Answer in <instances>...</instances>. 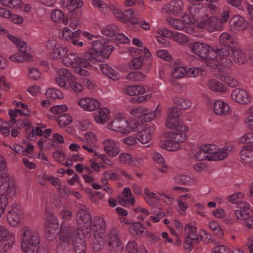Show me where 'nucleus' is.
I'll list each match as a JSON object with an SVG mask.
<instances>
[{
	"instance_id": "f257e3e1",
	"label": "nucleus",
	"mask_w": 253,
	"mask_h": 253,
	"mask_svg": "<svg viewBox=\"0 0 253 253\" xmlns=\"http://www.w3.org/2000/svg\"><path fill=\"white\" fill-rule=\"evenodd\" d=\"M114 49V47L109 44L107 39L98 40L93 41L91 48L84 53V56L89 62H93V60L100 61V57L109 58Z\"/></svg>"
},
{
	"instance_id": "f03ea898",
	"label": "nucleus",
	"mask_w": 253,
	"mask_h": 253,
	"mask_svg": "<svg viewBox=\"0 0 253 253\" xmlns=\"http://www.w3.org/2000/svg\"><path fill=\"white\" fill-rule=\"evenodd\" d=\"M22 230L21 248L24 253H46L45 250L39 251L40 241L36 232L32 231L27 226L23 227Z\"/></svg>"
},
{
	"instance_id": "7ed1b4c3",
	"label": "nucleus",
	"mask_w": 253,
	"mask_h": 253,
	"mask_svg": "<svg viewBox=\"0 0 253 253\" xmlns=\"http://www.w3.org/2000/svg\"><path fill=\"white\" fill-rule=\"evenodd\" d=\"M80 236L79 231L76 228L64 224H62L59 233L60 242L58 244V249L66 250L70 246V241L74 240Z\"/></svg>"
},
{
	"instance_id": "20e7f679",
	"label": "nucleus",
	"mask_w": 253,
	"mask_h": 253,
	"mask_svg": "<svg viewBox=\"0 0 253 253\" xmlns=\"http://www.w3.org/2000/svg\"><path fill=\"white\" fill-rule=\"evenodd\" d=\"M219 41L220 44L213 48L214 55L216 54L222 57L229 56L234 44H237L234 38L229 34L223 33L220 36Z\"/></svg>"
},
{
	"instance_id": "39448f33",
	"label": "nucleus",
	"mask_w": 253,
	"mask_h": 253,
	"mask_svg": "<svg viewBox=\"0 0 253 253\" xmlns=\"http://www.w3.org/2000/svg\"><path fill=\"white\" fill-rule=\"evenodd\" d=\"M189 47L194 53L207 63L210 62L211 59L216 56L214 55L213 48L207 43L195 42L190 44Z\"/></svg>"
},
{
	"instance_id": "423d86ee",
	"label": "nucleus",
	"mask_w": 253,
	"mask_h": 253,
	"mask_svg": "<svg viewBox=\"0 0 253 253\" xmlns=\"http://www.w3.org/2000/svg\"><path fill=\"white\" fill-rule=\"evenodd\" d=\"M62 62L67 66L77 65L85 68L92 67L89 61L85 59L84 54L83 57H80L77 53H71L63 58Z\"/></svg>"
},
{
	"instance_id": "0eeeda50",
	"label": "nucleus",
	"mask_w": 253,
	"mask_h": 253,
	"mask_svg": "<svg viewBox=\"0 0 253 253\" xmlns=\"http://www.w3.org/2000/svg\"><path fill=\"white\" fill-rule=\"evenodd\" d=\"M108 128L112 131L128 134L130 132V127L126 119L124 117H118L113 119L108 126Z\"/></svg>"
},
{
	"instance_id": "6e6552de",
	"label": "nucleus",
	"mask_w": 253,
	"mask_h": 253,
	"mask_svg": "<svg viewBox=\"0 0 253 253\" xmlns=\"http://www.w3.org/2000/svg\"><path fill=\"white\" fill-rule=\"evenodd\" d=\"M109 250L111 253H122L124 245L121 243L116 230H111L108 236Z\"/></svg>"
},
{
	"instance_id": "1a4fd4ad",
	"label": "nucleus",
	"mask_w": 253,
	"mask_h": 253,
	"mask_svg": "<svg viewBox=\"0 0 253 253\" xmlns=\"http://www.w3.org/2000/svg\"><path fill=\"white\" fill-rule=\"evenodd\" d=\"M20 209V206L17 204H12L8 208L6 217L10 226L14 227L19 223Z\"/></svg>"
},
{
	"instance_id": "9d476101",
	"label": "nucleus",
	"mask_w": 253,
	"mask_h": 253,
	"mask_svg": "<svg viewBox=\"0 0 253 253\" xmlns=\"http://www.w3.org/2000/svg\"><path fill=\"white\" fill-rule=\"evenodd\" d=\"M14 237L3 226L0 225V242H2L3 252L11 247L14 244Z\"/></svg>"
},
{
	"instance_id": "9b49d317",
	"label": "nucleus",
	"mask_w": 253,
	"mask_h": 253,
	"mask_svg": "<svg viewBox=\"0 0 253 253\" xmlns=\"http://www.w3.org/2000/svg\"><path fill=\"white\" fill-rule=\"evenodd\" d=\"M231 97L237 102L241 104H246L251 101L250 97L247 92L239 88L235 89L232 91Z\"/></svg>"
},
{
	"instance_id": "f8f14e48",
	"label": "nucleus",
	"mask_w": 253,
	"mask_h": 253,
	"mask_svg": "<svg viewBox=\"0 0 253 253\" xmlns=\"http://www.w3.org/2000/svg\"><path fill=\"white\" fill-rule=\"evenodd\" d=\"M183 2L181 0H173L166 5V12L174 16L182 13Z\"/></svg>"
},
{
	"instance_id": "ddd939ff",
	"label": "nucleus",
	"mask_w": 253,
	"mask_h": 253,
	"mask_svg": "<svg viewBox=\"0 0 253 253\" xmlns=\"http://www.w3.org/2000/svg\"><path fill=\"white\" fill-rule=\"evenodd\" d=\"M78 104L84 110L93 111L98 109L100 104L98 100L93 98L82 99L79 101Z\"/></svg>"
},
{
	"instance_id": "4468645a",
	"label": "nucleus",
	"mask_w": 253,
	"mask_h": 253,
	"mask_svg": "<svg viewBox=\"0 0 253 253\" xmlns=\"http://www.w3.org/2000/svg\"><path fill=\"white\" fill-rule=\"evenodd\" d=\"M241 159L243 163L246 164L253 162V144H248L244 146L240 152Z\"/></svg>"
},
{
	"instance_id": "2eb2a0df",
	"label": "nucleus",
	"mask_w": 253,
	"mask_h": 253,
	"mask_svg": "<svg viewBox=\"0 0 253 253\" xmlns=\"http://www.w3.org/2000/svg\"><path fill=\"white\" fill-rule=\"evenodd\" d=\"M104 150L112 157H115L119 153V149L117 146V143L112 139H106L103 142Z\"/></svg>"
},
{
	"instance_id": "dca6fc26",
	"label": "nucleus",
	"mask_w": 253,
	"mask_h": 253,
	"mask_svg": "<svg viewBox=\"0 0 253 253\" xmlns=\"http://www.w3.org/2000/svg\"><path fill=\"white\" fill-rule=\"evenodd\" d=\"M229 24L231 30H239L240 29H245L247 22L243 17L235 15L230 19Z\"/></svg>"
},
{
	"instance_id": "f3484780",
	"label": "nucleus",
	"mask_w": 253,
	"mask_h": 253,
	"mask_svg": "<svg viewBox=\"0 0 253 253\" xmlns=\"http://www.w3.org/2000/svg\"><path fill=\"white\" fill-rule=\"evenodd\" d=\"M166 125L167 126L171 129H178L180 131H185L187 127L181 123V120L179 118H171L168 117L166 121Z\"/></svg>"
},
{
	"instance_id": "a211bd4d",
	"label": "nucleus",
	"mask_w": 253,
	"mask_h": 253,
	"mask_svg": "<svg viewBox=\"0 0 253 253\" xmlns=\"http://www.w3.org/2000/svg\"><path fill=\"white\" fill-rule=\"evenodd\" d=\"M45 220L47 223V228L45 231L46 238L48 241H52L55 237V233L54 232L50 230L48 228H49V226L51 224H53L58 227V223L57 222V220L56 217L53 215H50L49 217L45 218Z\"/></svg>"
},
{
	"instance_id": "6ab92c4d",
	"label": "nucleus",
	"mask_w": 253,
	"mask_h": 253,
	"mask_svg": "<svg viewBox=\"0 0 253 253\" xmlns=\"http://www.w3.org/2000/svg\"><path fill=\"white\" fill-rule=\"evenodd\" d=\"M229 106L221 100H216L214 103V112L217 115L226 116L229 114Z\"/></svg>"
},
{
	"instance_id": "aec40b11",
	"label": "nucleus",
	"mask_w": 253,
	"mask_h": 253,
	"mask_svg": "<svg viewBox=\"0 0 253 253\" xmlns=\"http://www.w3.org/2000/svg\"><path fill=\"white\" fill-rule=\"evenodd\" d=\"M174 132H169L166 134V137L171 139L177 144H179L182 143L187 138L188 136L186 135L185 131H180L179 129H175Z\"/></svg>"
},
{
	"instance_id": "412c9836",
	"label": "nucleus",
	"mask_w": 253,
	"mask_h": 253,
	"mask_svg": "<svg viewBox=\"0 0 253 253\" xmlns=\"http://www.w3.org/2000/svg\"><path fill=\"white\" fill-rule=\"evenodd\" d=\"M152 128L150 126L143 128L137 133L138 140L142 144H146L151 140Z\"/></svg>"
},
{
	"instance_id": "4be33fe9",
	"label": "nucleus",
	"mask_w": 253,
	"mask_h": 253,
	"mask_svg": "<svg viewBox=\"0 0 253 253\" xmlns=\"http://www.w3.org/2000/svg\"><path fill=\"white\" fill-rule=\"evenodd\" d=\"M129 230L131 234L137 238L141 237L145 230H146L144 226L140 223L136 222L130 224Z\"/></svg>"
},
{
	"instance_id": "5701e85b",
	"label": "nucleus",
	"mask_w": 253,
	"mask_h": 253,
	"mask_svg": "<svg viewBox=\"0 0 253 253\" xmlns=\"http://www.w3.org/2000/svg\"><path fill=\"white\" fill-rule=\"evenodd\" d=\"M76 253H85L86 246L85 240L79 236L72 242Z\"/></svg>"
},
{
	"instance_id": "b1692460",
	"label": "nucleus",
	"mask_w": 253,
	"mask_h": 253,
	"mask_svg": "<svg viewBox=\"0 0 253 253\" xmlns=\"http://www.w3.org/2000/svg\"><path fill=\"white\" fill-rule=\"evenodd\" d=\"M236 45L234 44V48H232L231 49L232 57L236 63L243 64L245 63L246 60L244 54L240 48L236 47Z\"/></svg>"
},
{
	"instance_id": "393cba45",
	"label": "nucleus",
	"mask_w": 253,
	"mask_h": 253,
	"mask_svg": "<svg viewBox=\"0 0 253 253\" xmlns=\"http://www.w3.org/2000/svg\"><path fill=\"white\" fill-rule=\"evenodd\" d=\"M77 219L83 222L84 224L89 226L91 225L92 218L90 213L87 211L82 209L77 214Z\"/></svg>"
},
{
	"instance_id": "a878e982",
	"label": "nucleus",
	"mask_w": 253,
	"mask_h": 253,
	"mask_svg": "<svg viewBox=\"0 0 253 253\" xmlns=\"http://www.w3.org/2000/svg\"><path fill=\"white\" fill-rule=\"evenodd\" d=\"M125 90L126 93L130 96L141 95L145 92V88L139 85L128 86Z\"/></svg>"
},
{
	"instance_id": "bb28decb",
	"label": "nucleus",
	"mask_w": 253,
	"mask_h": 253,
	"mask_svg": "<svg viewBox=\"0 0 253 253\" xmlns=\"http://www.w3.org/2000/svg\"><path fill=\"white\" fill-rule=\"evenodd\" d=\"M94 239L92 241V249L95 252H99L103 249L105 241L103 236H97V234L93 235Z\"/></svg>"
},
{
	"instance_id": "cd10ccee",
	"label": "nucleus",
	"mask_w": 253,
	"mask_h": 253,
	"mask_svg": "<svg viewBox=\"0 0 253 253\" xmlns=\"http://www.w3.org/2000/svg\"><path fill=\"white\" fill-rule=\"evenodd\" d=\"M211 17V16H210L208 14H205L200 17V19L197 20V22L195 23V25H197L199 28L205 29L208 31Z\"/></svg>"
},
{
	"instance_id": "c85d7f7f",
	"label": "nucleus",
	"mask_w": 253,
	"mask_h": 253,
	"mask_svg": "<svg viewBox=\"0 0 253 253\" xmlns=\"http://www.w3.org/2000/svg\"><path fill=\"white\" fill-rule=\"evenodd\" d=\"M161 147L169 151H176L180 149V145L169 138L162 142Z\"/></svg>"
},
{
	"instance_id": "c756f323",
	"label": "nucleus",
	"mask_w": 253,
	"mask_h": 253,
	"mask_svg": "<svg viewBox=\"0 0 253 253\" xmlns=\"http://www.w3.org/2000/svg\"><path fill=\"white\" fill-rule=\"evenodd\" d=\"M174 103L179 107L180 110H186L189 108L192 102L188 99L181 98L178 96H175L173 98Z\"/></svg>"
},
{
	"instance_id": "7c9ffc66",
	"label": "nucleus",
	"mask_w": 253,
	"mask_h": 253,
	"mask_svg": "<svg viewBox=\"0 0 253 253\" xmlns=\"http://www.w3.org/2000/svg\"><path fill=\"white\" fill-rule=\"evenodd\" d=\"M208 86L211 89L217 92H224L225 89L223 84L215 80H211L208 82Z\"/></svg>"
},
{
	"instance_id": "2f4dec72",
	"label": "nucleus",
	"mask_w": 253,
	"mask_h": 253,
	"mask_svg": "<svg viewBox=\"0 0 253 253\" xmlns=\"http://www.w3.org/2000/svg\"><path fill=\"white\" fill-rule=\"evenodd\" d=\"M106 230V223L103 218L101 219V221L98 224L94 223L92 226V231L94 234H97V236H103Z\"/></svg>"
},
{
	"instance_id": "473e14b6",
	"label": "nucleus",
	"mask_w": 253,
	"mask_h": 253,
	"mask_svg": "<svg viewBox=\"0 0 253 253\" xmlns=\"http://www.w3.org/2000/svg\"><path fill=\"white\" fill-rule=\"evenodd\" d=\"M50 17L51 19L55 22H60L62 21L64 24H67L68 23V21L63 19V13L59 9H54L52 10L51 11Z\"/></svg>"
},
{
	"instance_id": "72a5a7b5",
	"label": "nucleus",
	"mask_w": 253,
	"mask_h": 253,
	"mask_svg": "<svg viewBox=\"0 0 253 253\" xmlns=\"http://www.w3.org/2000/svg\"><path fill=\"white\" fill-rule=\"evenodd\" d=\"M208 31L213 32L217 30H220L221 28V21L220 18L216 16H211L210 26Z\"/></svg>"
},
{
	"instance_id": "f704fd0d",
	"label": "nucleus",
	"mask_w": 253,
	"mask_h": 253,
	"mask_svg": "<svg viewBox=\"0 0 253 253\" xmlns=\"http://www.w3.org/2000/svg\"><path fill=\"white\" fill-rule=\"evenodd\" d=\"M60 127H65L72 123V117L69 114H62L57 119Z\"/></svg>"
},
{
	"instance_id": "c9c22d12",
	"label": "nucleus",
	"mask_w": 253,
	"mask_h": 253,
	"mask_svg": "<svg viewBox=\"0 0 253 253\" xmlns=\"http://www.w3.org/2000/svg\"><path fill=\"white\" fill-rule=\"evenodd\" d=\"M12 179H10L9 174L6 173H2L0 176V189L4 190L8 188V186L12 181Z\"/></svg>"
},
{
	"instance_id": "e433bc0d",
	"label": "nucleus",
	"mask_w": 253,
	"mask_h": 253,
	"mask_svg": "<svg viewBox=\"0 0 253 253\" xmlns=\"http://www.w3.org/2000/svg\"><path fill=\"white\" fill-rule=\"evenodd\" d=\"M147 76L144 73L139 71L132 72L128 74L126 76L127 80L132 81H141L146 78Z\"/></svg>"
},
{
	"instance_id": "4c0bfd02",
	"label": "nucleus",
	"mask_w": 253,
	"mask_h": 253,
	"mask_svg": "<svg viewBox=\"0 0 253 253\" xmlns=\"http://www.w3.org/2000/svg\"><path fill=\"white\" fill-rule=\"evenodd\" d=\"M228 156V152H226L225 149L219 150L217 149L214 154L210 156V161H221L225 159Z\"/></svg>"
},
{
	"instance_id": "58836bf2",
	"label": "nucleus",
	"mask_w": 253,
	"mask_h": 253,
	"mask_svg": "<svg viewBox=\"0 0 253 253\" xmlns=\"http://www.w3.org/2000/svg\"><path fill=\"white\" fill-rule=\"evenodd\" d=\"M67 50L65 47L59 46L54 49L51 56L53 59H58L65 56Z\"/></svg>"
},
{
	"instance_id": "ea45409f",
	"label": "nucleus",
	"mask_w": 253,
	"mask_h": 253,
	"mask_svg": "<svg viewBox=\"0 0 253 253\" xmlns=\"http://www.w3.org/2000/svg\"><path fill=\"white\" fill-rule=\"evenodd\" d=\"M143 64V58L142 57L133 58L128 63L131 69L138 70L141 68Z\"/></svg>"
},
{
	"instance_id": "a19ab883",
	"label": "nucleus",
	"mask_w": 253,
	"mask_h": 253,
	"mask_svg": "<svg viewBox=\"0 0 253 253\" xmlns=\"http://www.w3.org/2000/svg\"><path fill=\"white\" fill-rule=\"evenodd\" d=\"M45 95L47 98H51L52 99H61L63 98V96L61 92L54 88H50L47 89Z\"/></svg>"
},
{
	"instance_id": "79ce46f5",
	"label": "nucleus",
	"mask_w": 253,
	"mask_h": 253,
	"mask_svg": "<svg viewBox=\"0 0 253 253\" xmlns=\"http://www.w3.org/2000/svg\"><path fill=\"white\" fill-rule=\"evenodd\" d=\"M8 38L14 42L17 47L19 48L20 51L26 49V43L25 42L22 41L21 40L18 39L17 38L12 36L10 34L7 35Z\"/></svg>"
},
{
	"instance_id": "37998d69",
	"label": "nucleus",
	"mask_w": 253,
	"mask_h": 253,
	"mask_svg": "<svg viewBox=\"0 0 253 253\" xmlns=\"http://www.w3.org/2000/svg\"><path fill=\"white\" fill-rule=\"evenodd\" d=\"M109 40L113 41L114 42L118 41L119 42L123 44H126L129 42V39L126 37L122 33H118L114 35V36H111Z\"/></svg>"
},
{
	"instance_id": "c03bdc74",
	"label": "nucleus",
	"mask_w": 253,
	"mask_h": 253,
	"mask_svg": "<svg viewBox=\"0 0 253 253\" xmlns=\"http://www.w3.org/2000/svg\"><path fill=\"white\" fill-rule=\"evenodd\" d=\"M118 27L115 25H108L106 28L103 29L102 33L104 35L106 36H114L117 34Z\"/></svg>"
},
{
	"instance_id": "a18cd8bd",
	"label": "nucleus",
	"mask_w": 253,
	"mask_h": 253,
	"mask_svg": "<svg viewBox=\"0 0 253 253\" xmlns=\"http://www.w3.org/2000/svg\"><path fill=\"white\" fill-rule=\"evenodd\" d=\"M118 27L115 25H108L106 28L103 29L102 33L104 35L106 36H114L117 34Z\"/></svg>"
},
{
	"instance_id": "49530a36",
	"label": "nucleus",
	"mask_w": 253,
	"mask_h": 253,
	"mask_svg": "<svg viewBox=\"0 0 253 253\" xmlns=\"http://www.w3.org/2000/svg\"><path fill=\"white\" fill-rule=\"evenodd\" d=\"M189 12L192 15V19L194 21V24L200 19L199 14L201 13V8H199L197 4H193L189 8Z\"/></svg>"
},
{
	"instance_id": "de8ad7c7",
	"label": "nucleus",
	"mask_w": 253,
	"mask_h": 253,
	"mask_svg": "<svg viewBox=\"0 0 253 253\" xmlns=\"http://www.w3.org/2000/svg\"><path fill=\"white\" fill-rule=\"evenodd\" d=\"M167 20L176 30H182L185 26L182 21L177 19H174L169 17L167 18Z\"/></svg>"
},
{
	"instance_id": "09e8293b",
	"label": "nucleus",
	"mask_w": 253,
	"mask_h": 253,
	"mask_svg": "<svg viewBox=\"0 0 253 253\" xmlns=\"http://www.w3.org/2000/svg\"><path fill=\"white\" fill-rule=\"evenodd\" d=\"M8 202L7 195L2 194L0 195V217L5 211Z\"/></svg>"
},
{
	"instance_id": "8fccbe9b",
	"label": "nucleus",
	"mask_w": 253,
	"mask_h": 253,
	"mask_svg": "<svg viewBox=\"0 0 253 253\" xmlns=\"http://www.w3.org/2000/svg\"><path fill=\"white\" fill-rule=\"evenodd\" d=\"M156 117V114L154 112H144L141 115L140 117V121L141 123L150 122L153 118Z\"/></svg>"
},
{
	"instance_id": "3c124183",
	"label": "nucleus",
	"mask_w": 253,
	"mask_h": 253,
	"mask_svg": "<svg viewBox=\"0 0 253 253\" xmlns=\"http://www.w3.org/2000/svg\"><path fill=\"white\" fill-rule=\"evenodd\" d=\"M185 71V69L184 68L179 67L173 69L171 71V74L174 78L179 79L183 77Z\"/></svg>"
},
{
	"instance_id": "603ef678",
	"label": "nucleus",
	"mask_w": 253,
	"mask_h": 253,
	"mask_svg": "<svg viewBox=\"0 0 253 253\" xmlns=\"http://www.w3.org/2000/svg\"><path fill=\"white\" fill-rule=\"evenodd\" d=\"M168 115L169 117L179 118L181 116V111L177 107L173 106L169 109Z\"/></svg>"
},
{
	"instance_id": "864d4df0",
	"label": "nucleus",
	"mask_w": 253,
	"mask_h": 253,
	"mask_svg": "<svg viewBox=\"0 0 253 253\" xmlns=\"http://www.w3.org/2000/svg\"><path fill=\"white\" fill-rule=\"evenodd\" d=\"M127 253H137L138 248L136 243L134 241L129 242L126 246Z\"/></svg>"
},
{
	"instance_id": "5fc2aeb1",
	"label": "nucleus",
	"mask_w": 253,
	"mask_h": 253,
	"mask_svg": "<svg viewBox=\"0 0 253 253\" xmlns=\"http://www.w3.org/2000/svg\"><path fill=\"white\" fill-rule=\"evenodd\" d=\"M235 214L238 219L241 220H246L249 217H250V213L247 212V211H242L237 210L235 211Z\"/></svg>"
},
{
	"instance_id": "6e6d98bb",
	"label": "nucleus",
	"mask_w": 253,
	"mask_h": 253,
	"mask_svg": "<svg viewBox=\"0 0 253 253\" xmlns=\"http://www.w3.org/2000/svg\"><path fill=\"white\" fill-rule=\"evenodd\" d=\"M157 56L166 61H170L172 60V56L166 50H159L157 51Z\"/></svg>"
},
{
	"instance_id": "4d7b16f0",
	"label": "nucleus",
	"mask_w": 253,
	"mask_h": 253,
	"mask_svg": "<svg viewBox=\"0 0 253 253\" xmlns=\"http://www.w3.org/2000/svg\"><path fill=\"white\" fill-rule=\"evenodd\" d=\"M83 5V2L81 0H70L67 8L69 10H71L74 8H80Z\"/></svg>"
},
{
	"instance_id": "13d9d810",
	"label": "nucleus",
	"mask_w": 253,
	"mask_h": 253,
	"mask_svg": "<svg viewBox=\"0 0 253 253\" xmlns=\"http://www.w3.org/2000/svg\"><path fill=\"white\" fill-rule=\"evenodd\" d=\"M3 190H5L6 195H8L10 197V198L14 196L16 193V187L15 185L14 181L13 180L11 181L10 184L8 186V188L6 189H4ZM5 194H6V193Z\"/></svg>"
},
{
	"instance_id": "bf43d9fd",
	"label": "nucleus",
	"mask_w": 253,
	"mask_h": 253,
	"mask_svg": "<svg viewBox=\"0 0 253 253\" xmlns=\"http://www.w3.org/2000/svg\"><path fill=\"white\" fill-rule=\"evenodd\" d=\"M29 77L31 79L38 80L41 77L40 71L36 68H31L29 69Z\"/></svg>"
},
{
	"instance_id": "052dcab7",
	"label": "nucleus",
	"mask_w": 253,
	"mask_h": 253,
	"mask_svg": "<svg viewBox=\"0 0 253 253\" xmlns=\"http://www.w3.org/2000/svg\"><path fill=\"white\" fill-rule=\"evenodd\" d=\"M68 107L66 105L54 106L50 109V111L56 114H59L67 111Z\"/></svg>"
},
{
	"instance_id": "680f3d73",
	"label": "nucleus",
	"mask_w": 253,
	"mask_h": 253,
	"mask_svg": "<svg viewBox=\"0 0 253 253\" xmlns=\"http://www.w3.org/2000/svg\"><path fill=\"white\" fill-rule=\"evenodd\" d=\"M187 230H188V234L186 237L190 239L197 236L196 234L197 231L196 227L187 224L185 227V231Z\"/></svg>"
},
{
	"instance_id": "e2e57ef3",
	"label": "nucleus",
	"mask_w": 253,
	"mask_h": 253,
	"mask_svg": "<svg viewBox=\"0 0 253 253\" xmlns=\"http://www.w3.org/2000/svg\"><path fill=\"white\" fill-rule=\"evenodd\" d=\"M113 13L116 18L120 21L125 22L127 18L126 14L123 13L120 9L114 8Z\"/></svg>"
},
{
	"instance_id": "0e129e2a",
	"label": "nucleus",
	"mask_w": 253,
	"mask_h": 253,
	"mask_svg": "<svg viewBox=\"0 0 253 253\" xmlns=\"http://www.w3.org/2000/svg\"><path fill=\"white\" fill-rule=\"evenodd\" d=\"M240 142L242 143H252L253 142V133L249 132L245 134L240 139Z\"/></svg>"
},
{
	"instance_id": "69168bd1",
	"label": "nucleus",
	"mask_w": 253,
	"mask_h": 253,
	"mask_svg": "<svg viewBox=\"0 0 253 253\" xmlns=\"http://www.w3.org/2000/svg\"><path fill=\"white\" fill-rule=\"evenodd\" d=\"M146 112V110L142 107H137L133 108L131 110V115L134 116L136 117H137L140 120V117L141 115L143 114L144 112Z\"/></svg>"
},
{
	"instance_id": "338daca9",
	"label": "nucleus",
	"mask_w": 253,
	"mask_h": 253,
	"mask_svg": "<svg viewBox=\"0 0 253 253\" xmlns=\"http://www.w3.org/2000/svg\"><path fill=\"white\" fill-rule=\"evenodd\" d=\"M119 159L122 163H127L130 165H131L132 158L131 155L128 153H123L120 155Z\"/></svg>"
},
{
	"instance_id": "774afa93",
	"label": "nucleus",
	"mask_w": 253,
	"mask_h": 253,
	"mask_svg": "<svg viewBox=\"0 0 253 253\" xmlns=\"http://www.w3.org/2000/svg\"><path fill=\"white\" fill-rule=\"evenodd\" d=\"M174 39L175 41L181 43H186L188 41L186 36L180 33H177L175 34Z\"/></svg>"
}]
</instances>
